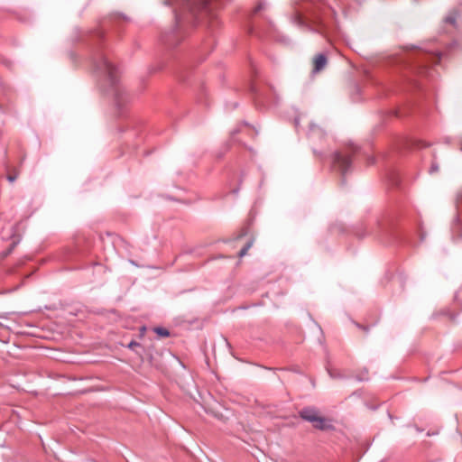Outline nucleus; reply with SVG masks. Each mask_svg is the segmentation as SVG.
<instances>
[{
	"instance_id": "nucleus-16",
	"label": "nucleus",
	"mask_w": 462,
	"mask_h": 462,
	"mask_svg": "<svg viewBox=\"0 0 462 462\" xmlns=\"http://www.w3.org/2000/svg\"><path fill=\"white\" fill-rule=\"evenodd\" d=\"M233 192L236 194L238 192V189H234Z\"/></svg>"
},
{
	"instance_id": "nucleus-7",
	"label": "nucleus",
	"mask_w": 462,
	"mask_h": 462,
	"mask_svg": "<svg viewBox=\"0 0 462 462\" xmlns=\"http://www.w3.org/2000/svg\"><path fill=\"white\" fill-rule=\"evenodd\" d=\"M445 22L448 23H451V24H455V23H456V14H449L448 16H447L446 19H445Z\"/></svg>"
},
{
	"instance_id": "nucleus-14",
	"label": "nucleus",
	"mask_w": 462,
	"mask_h": 462,
	"mask_svg": "<svg viewBox=\"0 0 462 462\" xmlns=\"http://www.w3.org/2000/svg\"><path fill=\"white\" fill-rule=\"evenodd\" d=\"M208 3L206 1L203 2L202 7L205 8L207 6Z\"/></svg>"
},
{
	"instance_id": "nucleus-2",
	"label": "nucleus",
	"mask_w": 462,
	"mask_h": 462,
	"mask_svg": "<svg viewBox=\"0 0 462 462\" xmlns=\"http://www.w3.org/2000/svg\"><path fill=\"white\" fill-rule=\"evenodd\" d=\"M95 68L97 70L104 73L108 81L112 86H115L117 82V69L114 64L103 54H100L97 60L95 62Z\"/></svg>"
},
{
	"instance_id": "nucleus-4",
	"label": "nucleus",
	"mask_w": 462,
	"mask_h": 462,
	"mask_svg": "<svg viewBox=\"0 0 462 462\" xmlns=\"http://www.w3.org/2000/svg\"><path fill=\"white\" fill-rule=\"evenodd\" d=\"M328 60L325 54L319 53L314 58L313 72L318 73L321 71L327 65Z\"/></svg>"
},
{
	"instance_id": "nucleus-10",
	"label": "nucleus",
	"mask_w": 462,
	"mask_h": 462,
	"mask_svg": "<svg viewBox=\"0 0 462 462\" xmlns=\"http://www.w3.org/2000/svg\"><path fill=\"white\" fill-rule=\"evenodd\" d=\"M247 251H248V250H247V247H245V246H244V247L240 250V252H239L238 255H239L240 257H243V256H245V255L246 254Z\"/></svg>"
},
{
	"instance_id": "nucleus-13",
	"label": "nucleus",
	"mask_w": 462,
	"mask_h": 462,
	"mask_svg": "<svg viewBox=\"0 0 462 462\" xmlns=\"http://www.w3.org/2000/svg\"><path fill=\"white\" fill-rule=\"evenodd\" d=\"M252 245H253V242H252V241H250V242H248V243L245 245V247H247V250H249V248L252 246Z\"/></svg>"
},
{
	"instance_id": "nucleus-5",
	"label": "nucleus",
	"mask_w": 462,
	"mask_h": 462,
	"mask_svg": "<svg viewBox=\"0 0 462 462\" xmlns=\"http://www.w3.org/2000/svg\"><path fill=\"white\" fill-rule=\"evenodd\" d=\"M324 135L323 130L315 124H310V137H322Z\"/></svg>"
},
{
	"instance_id": "nucleus-12",
	"label": "nucleus",
	"mask_w": 462,
	"mask_h": 462,
	"mask_svg": "<svg viewBox=\"0 0 462 462\" xmlns=\"http://www.w3.org/2000/svg\"><path fill=\"white\" fill-rule=\"evenodd\" d=\"M16 179V176H13V175H9L7 177V180L10 181V182H14Z\"/></svg>"
},
{
	"instance_id": "nucleus-11",
	"label": "nucleus",
	"mask_w": 462,
	"mask_h": 462,
	"mask_svg": "<svg viewBox=\"0 0 462 462\" xmlns=\"http://www.w3.org/2000/svg\"><path fill=\"white\" fill-rule=\"evenodd\" d=\"M439 171V167H438V165H436V164H432V165H431V167H430V173H433V172H436V171Z\"/></svg>"
},
{
	"instance_id": "nucleus-6",
	"label": "nucleus",
	"mask_w": 462,
	"mask_h": 462,
	"mask_svg": "<svg viewBox=\"0 0 462 462\" xmlns=\"http://www.w3.org/2000/svg\"><path fill=\"white\" fill-rule=\"evenodd\" d=\"M154 332L161 336V337H169L170 335V332L168 329L164 328H161V327H157L154 328Z\"/></svg>"
},
{
	"instance_id": "nucleus-15",
	"label": "nucleus",
	"mask_w": 462,
	"mask_h": 462,
	"mask_svg": "<svg viewBox=\"0 0 462 462\" xmlns=\"http://www.w3.org/2000/svg\"><path fill=\"white\" fill-rule=\"evenodd\" d=\"M262 9V5H260L257 8H256V11H259Z\"/></svg>"
},
{
	"instance_id": "nucleus-8",
	"label": "nucleus",
	"mask_w": 462,
	"mask_h": 462,
	"mask_svg": "<svg viewBox=\"0 0 462 462\" xmlns=\"http://www.w3.org/2000/svg\"><path fill=\"white\" fill-rule=\"evenodd\" d=\"M430 57L434 60L433 62L434 63H438L440 59H441V54L440 53H430Z\"/></svg>"
},
{
	"instance_id": "nucleus-3",
	"label": "nucleus",
	"mask_w": 462,
	"mask_h": 462,
	"mask_svg": "<svg viewBox=\"0 0 462 462\" xmlns=\"http://www.w3.org/2000/svg\"><path fill=\"white\" fill-rule=\"evenodd\" d=\"M334 167L345 175L351 166V160L348 155H343L340 152H335L333 159Z\"/></svg>"
},
{
	"instance_id": "nucleus-9",
	"label": "nucleus",
	"mask_w": 462,
	"mask_h": 462,
	"mask_svg": "<svg viewBox=\"0 0 462 462\" xmlns=\"http://www.w3.org/2000/svg\"><path fill=\"white\" fill-rule=\"evenodd\" d=\"M135 346H140V344L137 343L136 341H131L127 346V347L130 349H134V347Z\"/></svg>"
},
{
	"instance_id": "nucleus-1",
	"label": "nucleus",
	"mask_w": 462,
	"mask_h": 462,
	"mask_svg": "<svg viewBox=\"0 0 462 462\" xmlns=\"http://www.w3.org/2000/svg\"><path fill=\"white\" fill-rule=\"evenodd\" d=\"M299 415L302 420L311 423L317 430H333L335 429L332 420L321 416L319 410L315 407H304L300 411Z\"/></svg>"
}]
</instances>
